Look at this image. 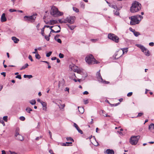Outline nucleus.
I'll use <instances>...</instances> for the list:
<instances>
[{
    "instance_id": "35",
    "label": "nucleus",
    "mask_w": 154,
    "mask_h": 154,
    "mask_svg": "<svg viewBox=\"0 0 154 154\" xmlns=\"http://www.w3.org/2000/svg\"><path fill=\"white\" fill-rule=\"evenodd\" d=\"M111 7L115 9V10L117 9H118L117 6L115 5H112Z\"/></svg>"
},
{
    "instance_id": "5",
    "label": "nucleus",
    "mask_w": 154,
    "mask_h": 154,
    "mask_svg": "<svg viewBox=\"0 0 154 154\" xmlns=\"http://www.w3.org/2000/svg\"><path fill=\"white\" fill-rule=\"evenodd\" d=\"M140 137L139 135L132 136L130 139L129 142L132 145H135L138 143Z\"/></svg>"
},
{
    "instance_id": "32",
    "label": "nucleus",
    "mask_w": 154,
    "mask_h": 154,
    "mask_svg": "<svg viewBox=\"0 0 154 154\" xmlns=\"http://www.w3.org/2000/svg\"><path fill=\"white\" fill-rule=\"evenodd\" d=\"M66 139L67 141H70L74 142V140L71 137H67Z\"/></svg>"
},
{
    "instance_id": "46",
    "label": "nucleus",
    "mask_w": 154,
    "mask_h": 154,
    "mask_svg": "<svg viewBox=\"0 0 154 154\" xmlns=\"http://www.w3.org/2000/svg\"><path fill=\"white\" fill-rule=\"evenodd\" d=\"M28 58L31 60V61L32 62L33 61V59H32V57L31 55H29Z\"/></svg>"
},
{
    "instance_id": "57",
    "label": "nucleus",
    "mask_w": 154,
    "mask_h": 154,
    "mask_svg": "<svg viewBox=\"0 0 154 154\" xmlns=\"http://www.w3.org/2000/svg\"><path fill=\"white\" fill-rule=\"evenodd\" d=\"M60 36V35H57L54 37V39L55 40H57V38H58Z\"/></svg>"
},
{
    "instance_id": "27",
    "label": "nucleus",
    "mask_w": 154,
    "mask_h": 154,
    "mask_svg": "<svg viewBox=\"0 0 154 154\" xmlns=\"http://www.w3.org/2000/svg\"><path fill=\"white\" fill-rule=\"evenodd\" d=\"M29 66V65L27 63H26V64H25L24 66H23L20 69V70H22L23 69H25L26 68H27L28 66Z\"/></svg>"
},
{
    "instance_id": "17",
    "label": "nucleus",
    "mask_w": 154,
    "mask_h": 154,
    "mask_svg": "<svg viewBox=\"0 0 154 154\" xmlns=\"http://www.w3.org/2000/svg\"><path fill=\"white\" fill-rule=\"evenodd\" d=\"M46 23L50 25H54V24H56L58 23L57 21V20H51L49 22L45 23Z\"/></svg>"
},
{
    "instance_id": "10",
    "label": "nucleus",
    "mask_w": 154,
    "mask_h": 154,
    "mask_svg": "<svg viewBox=\"0 0 154 154\" xmlns=\"http://www.w3.org/2000/svg\"><path fill=\"white\" fill-rule=\"evenodd\" d=\"M100 70H99L96 73V77L99 82H102L103 79L100 75Z\"/></svg>"
},
{
    "instance_id": "40",
    "label": "nucleus",
    "mask_w": 154,
    "mask_h": 154,
    "mask_svg": "<svg viewBox=\"0 0 154 154\" xmlns=\"http://www.w3.org/2000/svg\"><path fill=\"white\" fill-rule=\"evenodd\" d=\"M9 11L10 12H17V10L14 9H11L9 10Z\"/></svg>"
},
{
    "instance_id": "13",
    "label": "nucleus",
    "mask_w": 154,
    "mask_h": 154,
    "mask_svg": "<svg viewBox=\"0 0 154 154\" xmlns=\"http://www.w3.org/2000/svg\"><path fill=\"white\" fill-rule=\"evenodd\" d=\"M105 111L103 110H100L99 112V113L100 115L102 116H106V117H110V116L109 115H108L107 114H105Z\"/></svg>"
},
{
    "instance_id": "54",
    "label": "nucleus",
    "mask_w": 154,
    "mask_h": 154,
    "mask_svg": "<svg viewBox=\"0 0 154 154\" xmlns=\"http://www.w3.org/2000/svg\"><path fill=\"white\" fill-rule=\"evenodd\" d=\"M143 114V113L142 112L139 113L137 116V117L140 116Z\"/></svg>"
},
{
    "instance_id": "12",
    "label": "nucleus",
    "mask_w": 154,
    "mask_h": 154,
    "mask_svg": "<svg viewBox=\"0 0 154 154\" xmlns=\"http://www.w3.org/2000/svg\"><path fill=\"white\" fill-rule=\"evenodd\" d=\"M55 28H58L59 30H57V31H55L54 29H51V32H54V33H59L60 32V29H61V28L60 26H55Z\"/></svg>"
},
{
    "instance_id": "37",
    "label": "nucleus",
    "mask_w": 154,
    "mask_h": 154,
    "mask_svg": "<svg viewBox=\"0 0 154 154\" xmlns=\"http://www.w3.org/2000/svg\"><path fill=\"white\" fill-rule=\"evenodd\" d=\"M81 7L83 9H84L85 8V5L82 2H81L80 3Z\"/></svg>"
},
{
    "instance_id": "58",
    "label": "nucleus",
    "mask_w": 154,
    "mask_h": 154,
    "mask_svg": "<svg viewBox=\"0 0 154 154\" xmlns=\"http://www.w3.org/2000/svg\"><path fill=\"white\" fill-rule=\"evenodd\" d=\"M154 43L153 42H150L149 44V46H153L154 45Z\"/></svg>"
},
{
    "instance_id": "51",
    "label": "nucleus",
    "mask_w": 154,
    "mask_h": 154,
    "mask_svg": "<svg viewBox=\"0 0 154 154\" xmlns=\"http://www.w3.org/2000/svg\"><path fill=\"white\" fill-rule=\"evenodd\" d=\"M45 38L47 41H49L50 39V38L48 36L45 35Z\"/></svg>"
},
{
    "instance_id": "36",
    "label": "nucleus",
    "mask_w": 154,
    "mask_h": 154,
    "mask_svg": "<svg viewBox=\"0 0 154 154\" xmlns=\"http://www.w3.org/2000/svg\"><path fill=\"white\" fill-rule=\"evenodd\" d=\"M73 11H75L77 13L79 12V10L75 7H73Z\"/></svg>"
},
{
    "instance_id": "3",
    "label": "nucleus",
    "mask_w": 154,
    "mask_h": 154,
    "mask_svg": "<svg viewBox=\"0 0 154 154\" xmlns=\"http://www.w3.org/2000/svg\"><path fill=\"white\" fill-rule=\"evenodd\" d=\"M50 13L51 15L55 17L62 16L63 14V12L59 11L58 9L54 6L51 8Z\"/></svg>"
},
{
    "instance_id": "16",
    "label": "nucleus",
    "mask_w": 154,
    "mask_h": 154,
    "mask_svg": "<svg viewBox=\"0 0 154 154\" xmlns=\"http://www.w3.org/2000/svg\"><path fill=\"white\" fill-rule=\"evenodd\" d=\"M17 138V140L22 141L24 140V137L23 136L21 135L20 134L18 135L17 136H15Z\"/></svg>"
},
{
    "instance_id": "2",
    "label": "nucleus",
    "mask_w": 154,
    "mask_h": 154,
    "mask_svg": "<svg viewBox=\"0 0 154 154\" xmlns=\"http://www.w3.org/2000/svg\"><path fill=\"white\" fill-rule=\"evenodd\" d=\"M141 5L138 2L135 1L132 5L131 7L130 11L132 13L137 12L140 10L141 9Z\"/></svg>"
},
{
    "instance_id": "11",
    "label": "nucleus",
    "mask_w": 154,
    "mask_h": 154,
    "mask_svg": "<svg viewBox=\"0 0 154 154\" xmlns=\"http://www.w3.org/2000/svg\"><path fill=\"white\" fill-rule=\"evenodd\" d=\"M7 21V19L5 17V13H3L1 17V21L2 22H5Z\"/></svg>"
},
{
    "instance_id": "6",
    "label": "nucleus",
    "mask_w": 154,
    "mask_h": 154,
    "mask_svg": "<svg viewBox=\"0 0 154 154\" xmlns=\"http://www.w3.org/2000/svg\"><path fill=\"white\" fill-rule=\"evenodd\" d=\"M108 38L115 42L116 43H118L119 41V38L115 34L109 33L108 35Z\"/></svg>"
},
{
    "instance_id": "60",
    "label": "nucleus",
    "mask_w": 154,
    "mask_h": 154,
    "mask_svg": "<svg viewBox=\"0 0 154 154\" xmlns=\"http://www.w3.org/2000/svg\"><path fill=\"white\" fill-rule=\"evenodd\" d=\"M61 23H67V21H66V18L64 20H62V22H61Z\"/></svg>"
},
{
    "instance_id": "44",
    "label": "nucleus",
    "mask_w": 154,
    "mask_h": 154,
    "mask_svg": "<svg viewBox=\"0 0 154 154\" xmlns=\"http://www.w3.org/2000/svg\"><path fill=\"white\" fill-rule=\"evenodd\" d=\"M44 28L43 27L42 29H41V34L42 36L44 35Z\"/></svg>"
},
{
    "instance_id": "30",
    "label": "nucleus",
    "mask_w": 154,
    "mask_h": 154,
    "mask_svg": "<svg viewBox=\"0 0 154 154\" xmlns=\"http://www.w3.org/2000/svg\"><path fill=\"white\" fill-rule=\"evenodd\" d=\"M26 110L27 112L30 113V112L32 111V109L30 107H27L26 108Z\"/></svg>"
},
{
    "instance_id": "18",
    "label": "nucleus",
    "mask_w": 154,
    "mask_h": 154,
    "mask_svg": "<svg viewBox=\"0 0 154 154\" xmlns=\"http://www.w3.org/2000/svg\"><path fill=\"white\" fill-rule=\"evenodd\" d=\"M79 111L80 113L82 114L84 112V109L83 107H78Z\"/></svg>"
},
{
    "instance_id": "21",
    "label": "nucleus",
    "mask_w": 154,
    "mask_h": 154,
    "mask_svg": "<svg viewBox=\"0 0 154 154\" xmlns=\"http://www.w3.org/2000/svg\"><path fill=\"white\" fill-rule=\"evenodd\" d=\"M76 66L75 65L73 64H72L70 65L69 67L71 69V70H73L74 71V69H75L76 68Z\"/></svg>"
},
{
    "instance_id": "47",
    "label": "nucleus",
    "mask_w": 154,
    "mask_h": 154,
    "mask_svg": "<svg viewBox=\"0 0 154 154\" xmlns=\"http://www.w3.org/2000/svg\"><path fill=\"white\" fill-rule=\"evenodd\" d=\"M15 78H16L19 79H21V76L20 75H17L15 77Z\"/></svg>"
},
{
    "instance_id": "59",
    "label": "nucleus",
    "mask_w": 154,
    "mask_h": 154,
    "mask_svg": "<svg viewBox=\"0 0 154 154\" xmlns=\"http://www.w3.org/2000/svg\"><path fill=\"white\" fill-rule=\"evenodd\" d=\"M73 126L74 127H75V128H78L79 127L78 126V125L75 123H74Z\"/></svg>"
},
{
    "instance_id": "4",
    "label": "nucleus",
    "mask_w": 154,
    "mask_h": 154,
    "mask_svg": "<svg viewBox=\"0 0 154 154\" xmlns=\"http://www.w3.org/2000/svg\"><path fill=\"white\" fill-rule=\"evenodd\" d=\"M85 60L86 62L89 64H92L96 63V60L94 58L92 54H89L85 58Z\"/></svg>"
},
{
    "instance_id": "49",
    "label": "nucleus",
    "mask_w": 154,
    "mask_h": 154,
    "mask_svg": "<svg viewBox=\"0 0 154 154\" xmlns=\"http://www.w3.org/2000/svg\"><path fill=\"white\" fill-rule=\"evenodd\" d=\"M42 137V136H40V137H37L35 138V140L38 141V140L40 139Z\"/></svg>"
},
{
    "instance_id": "61",
    "label": "nucleus",
    "mask_w": 154,
    "mask_h": 154,
    "mask_svg": "<svg viewBox=\"0 0 154 154\" xmlns=\"http://www.w3.org/2000/svg\"><path fill=\"white\" fill-rule=\"evenodd\" d=\"M78 131L79 132V133L81 134H82L83 133L82 131L80 129H79V130H78Z\"/></svg>"
},
{
    "instance_id": "48",
    "label": "nucleus",
    "mask_w": 154,
    "mask_h": 154,
    "mask_svg": "<svg viewBox=\"0 0 154 154\" xmlns=\"http://www.w3.org/2000/svg\"><path fill=\"white\" fill-rule=\"evenodd\" d=\"M132 94H133V93H132V92H129V93H128L127 94V96L128 97H130V96H131L132 95Z\"/></svg>"
},
{
    "instance_id": "7",
    "label": "nucleus",
    "mask_w": 154,
    "mask_h": 154,
    "mask_svg": "<svg viewBox=\"0 0 154 154\" xmlns=\"http://www.w3.org/2000/svg\"><path fill=\"white\" fill-rule=\"evenodd\" d=\"M136 45L141 49L142 51L145 53L146 56H149V51L143 45L140 44H137Z\"/></svg>"
},
{
    "instance_id": "20",
    "label": "nucleus",
    "mask_w": 154,
    "mask_h": 154,
    "mask_svg": "<svg viewBox=\"0 0 154 154\" xmlns=\"http://www.w3.org/2000/svg\"><path fill=\"white\" fill-rule=\"evenodd\" d=\"M12 39L15 43H17L19 41V39L15 37H12Z\"/></svg>"
},
{
    "instance_id": "45",
    "label": "nucleus",
    "mask_w": 154,
    "mask_h": 154,
    "mask_svg": "<svg viewBox=\"0 0 154 154\" xmlns=\"http://www.w3.org/2000/svg\"><path fill=\"white\" fill-rule=\"evenodd\" d=\"M83 101L84 102V103L85 104H88V99H87L86 100H84Z\"/></svg>"
},
{
    "instance_id": "56",
    "label": "nucleus",
    "mask_w": 154,
    "mask_h": 154,
    "mask_svg": "<svg viewBox=\"0 0 154 154\" xmlns=\"http://www.w3.org/2000/svg\"><path fill=\"white\" fill-rule=\"evenodd\" d=\"M62 146H69V145H68L67 143H66H66H62Z\"/></svg>"
},
{
    "instance_id": "23",
    "label": "nucleus",
    "mask_w": 154,
    "mask_h": 154,
    "mask_svg": "<svg viewBox=\"0 0 154 154\" xmlns=\"http://www.w3.org/2000/svg\"><path fill=\"white\" fill-rule=\"evenodd\" d=\"M132 31L133 32L134 35L136 37H137L140 35L139 32L135 31L134 29L133 30V31Z\"/></svg>"
},
{
    "instance_id": "9",
    "label": "nucleus",
    "mask_w": 154,
    "mask_h": 154,
    "mask_svg": "<svg viewBox=\"0 0 154 154\" xmlns=\"http://www.w3.org/2000/svg\"><path fill=\"white\" fill-rule=\"evenodd\" d=\"M75 19V16H69L66 18V21H67V23L72 24L74 23Z\"/></svg>"
},
{
    "instance_id": "39",
    "label": "nucleus",
    "mask_w": 154,
    "mask_h": 154,
    "mask_svg": "<svg viewBox=\"0 0 154 154\" xmlns=\"http://www.w3.org/2000/svg\"><path fill=\"white\" fill-rule=\"evenodd\" d=\"M0 122L2 123L4 126L5 125V124L3 121V120L2 119V118H0Z\"/></svg>"
},
{
    "instance_id": "43",
    "label": "nucleus",
    "mask_w": 154,
    "mask_h": 154,
    "mask_svg": "<svg viewBox=\"0 0 154 154\" xmlns=\"http://www.w3.org/2000/svg\"><path fill=\"white\" fill-rule=\"evenodd\" d=\"M3 120H4L5 122H7L8 121V116H4L3 117Z\"/></svg>"
},
{
    "instance_id": "63",
    "label": "nucleus",
    "mask_w": 154,
    "mask_h": 154,
    "mask_svg": "<svg viewBox=\"0 0 154 154\" xmlns=\"http://www.w3.org/2000/svg\"><path fill=\"white\" fill-rule=\"evenodd\" d=\"M88 93H88V92L87 91H85L83 93V94H86V95L88 94Z\"/></svg>"
},
{
    "instance_id": "1",
    "label": "nucleus",
    "mask_w": 154,
    "mask_h": 154,
    "mask_svg": "<svg viewBox=\"0 0 154 154\" xmlns=\"http://www.w3.org/2000/svg\"><path fill=\"white\" fill-rule=\"evenodd\" d=\"M129 18L131 20V25H134L136 24H139L140 22L143 18V17L140 15H137L130 17Z\"/></svg>"
},
{
    "instance_id": "38",
    "label": "nucleus",
    "mask_w": 154,
    "mask_h": 154,
    "mask_svg": "<svg viewBox=\"0 0 154 154\" xmlns=\"http://www.w3.org/2000/svg\"><path fill=\"white\" fill-rule=\"evenodd\" d=\"M52 53V52L51 51H50L46 54V56L47 57H49L51 55V54Z\"/></svg>"
},
{
    "instance_id": "31",
    "label": "nucleus",
    "mask_w": 154,
    "mask_h": 154,
    "mask_svg": "<svg viewBox=\"0 0 154 154\" xmlns=\"http://www.w3.org/2000/svg\"><path fill=\"white\" fill-rule=\"evenodd\" d=\"M128 48H123V49H122V52H123V54H124L125 53H127V51H128Z\"/></svg>"
},
{
    "instance_id": "22",
    "label": "nucleus",
    "mask_w": 154,
    "mask_h": 154,
    "mask_svg": "<svg viewBox=\"0 0 154 154\" xmlns=\"http://www.w3.org/2000/svg\"><path fill=\"white\" fill-rule=\"evenodd\" d=\"M114 14L115 15L119 16V10L118 8L116 10L113 11Z\"/></svg>"
},
{
    "instance_id": "33",
    "label": "nucleus",
    "mask_w": 154,
    "mask_h": 154,
    "mask_svg": "<svg viewBox=\"0 0 154 154\" xmlns=\"http://www.w3.org/2000/svg\"><path fill=\"white\" fill-rule=\"evenodd\" d=\"M76 78V76L75 75V73H72V74L71 76L70 77V79H74V78Z\"/></svg>"
},
{
    "instance_id": "50",
    "label": "nucleus",
    "mask_w": 154,
    "mask_h": 154,
    "mask_svg": "<svg viewBox=\"0 0 154 154\" xmlns=\"http://www.w3.org/2000/svg\"><path fill=\"white\" fill-rule=\"evenodd\" d=\"M56 41L60 43H61L62 42V41L60 38L57 39V40Z\"/></svg>"
},
{
    "instance_id": "53",
    "label": "nucleus",
    "mask_w": 154,
    "mask_h": 154,
    "mask_svg": "<svg viewBox=\"0 0 154 154\" xmlns=\"http://www.w3.org/2000/svg\"><path fill=\"white\" fill-rule=\"evenodd\" d=\"M1 75H3L4 77H5L6 76V73L5 72H2L1 73Z\"/></svg>"
},
{
    "instance_id": "15",
    "label": "nucleus",
    "mask_w": 154,
    "mask_h": 154,
    "mask_svg": "<svg viewBox=\"0 0 154 154\" xmlns=\"http://www.w3.org/2000/svg\"><path fill=\"white\" fill-rule=\"evenodd\" d=\"M40 103L43 106V110H46L47 107V103L46 102L43 101L40 102Z\"/></svg>"
},
{
    "instance_id": "62",
    "label": "nucleus",
    "mask_w": 154,
    "mask_h": 154,
    "mask_svg": "<svg viewBox=\"0 0 154 154\" xmlns=\"http://www.w3.org/2000/svg\"><path fill=\"white\" fill-rule=\"evenodd\" d=\"M48 133L50 136V137L51 139H52V133L50 131H49Z\"/></svg>"
},
{
    "instance_id": "28",
    "label": "nucleus",
    "mask_w": 154,
    "mask_h": 154,
    "mask_svg": "<svg viewBox=\"0 0 154 154\" xmlns=\"http://www.w3.org/2000/svg\"><path fill=\"white\" fill-rule=\"evenodd\" d=\"M30 103L32 105H35L36 102L35 100H32L29 101Z\"/></svg>"
},
{
    "instance_id": "52",
    "label": "nucleus",
    "mask_w": 154,
    "mask_h": 154,
    "mask_svg": "<svg viewBox=\"0 0 154 154\" xmlns=\"http://www.w3.org/2000/svg\"><path fill=\"white\" fill-rule=\"evenodd\" d=\"M32 53L33 54H36V53H38L37 49L35 48V49L34 52H33Z\"/></svg>"
},
{
    "instance_id": "64",
    "label": "nucleus",
    "mask_w": 154,
    "mask_h": 154,
    "mask_svg": "<svg viewBox=\"0 0 154 154\" xmlns=\"http://www.w3.org/2000/svg\"><path fill=\"white\" fill-rule=\"evenodd\" d=\"M49 152L51 153V154H52L54 153L53 152V150L51 149H50L49 151Z\"/></svg>"
},
{
    "instance_id": "24",
    "label": "nucleus",
    "mask_w": 154,
    "mask_h": 154,
    "mask_svg": "<svg viewBox=\"0 0 154 154\" xmlns=\"http://www.w3.org/2000/svg\"><path fill=\"white\" fill-rule=\"evenodd\" d=\"M19 131H20V129L19 128H16L15 132V136H17L19 134Z\"/></svg>"
},
{
    "instance_id": "19",
    "label": "nucleus",
    "mask_w": 154,
    "mask_h": 154,
    "mask_svg": "<svg viewBox=\"0 0 154 154\" xmlns=\"http://www.w3.org/2000/svg\"><path fill=\"white\" fill-rule=\"evenodd\" d=\"M74 71L78 73L81 74L82 72V71L80 69H79L78 67H76L75 69H74Z\"/></svg>"
},
{
    "instance_id": "41",
    "label": "nucleus",
    "mask_w": 154,
    "mask_h": 154,
    "mask_svg": "<svg viewBox=\"0 0 154 154\" xmlns=\"http://www.w3.org/2000/svg\"><path fill=\"white\" fill-rule=\"evenodd\" d=\"M20 119L21 121H24L25 119V118L23 116H21L20 117Z\"/></svg>"
},
{
    "instance_id": "34",
    "label": "nucleus",
    "mask_w": 154,
    "mask_h": 154,
    "mask_svg": "<svg viewBox=\"0 0 154 154\" xmlns=\"http://www.w3.org/2000/svg\"><path fill=\"white\" fill-rule=\"evenodd\" d=\"M35 57L36 59H39L41 58V57L39 54H38V53H36L35 55Z\"/></svg>"
},
{
    "instance_id": "26",
    "label": "nucleus",
    "mask_w": 154,
    "mask_h": 154,
    "mask_svg": "<svg viewBox=\"0 0 154 154\" xmlns=\"http://www.w3.org/2000/svg\"><path fill=\"white\" fill-rule=\"evenodd\" d=\"M66 25L68 26L69 28L71 30H73L75 27V26H70L69 24H67Z\"/></svg>"
},
{
    "instance_id": "8",
    "label": "nucleus",
    "mask_w": 154,
    "mask_h": 154,
    "mask_svg": "<svg viewBox=\"0 0 154 154\" xmlns=\"http://www.w3.org/2000/svg\"><path fill=\"white\" fill-rule=\"evenodd\" d=\"M36 17L32 15L28 16H25L24 17V21L28 22H32L33 20H34Z\"/></svg>"
},
{
    "instance_id": "29",
    "label": "nucleus",
    "mask_w": 154,
    "mask_h": 154,
    "mask_svg": "<svg viewBox=\"0 0 154 154\" xmlns=\"http://www.w3.org/2000/svg\"><path fill=\"white\" fill-rule=\"evenodd\" d=\"M23 77L24 78H28L30 79L32 78V75H24L23 76Z\"/></svg>"
},
{
    "instance_id": "42",
    "label": "nucleus",
    "mask_w": 154,
    "mask_h": 154,
    "mask_svg": "<svg viewBox=\"0 0 154 154\" xmlns=\"http://www.w3.org/2000/svg\"><path fill=\"white\" fill-rule=\"evenodd\" d=\"M59 57L60 58H63L64 57V55L62 53H60L59 55Z\"/></svg>"
},
{
    "instance_id": "55",
    "label": "nucleus",
    "mask_w": 154,
    "mask_h": 154,
    "mask_svg": "<svg viewBox=\"0 0 154 154\" xmlns=\"http://www.w3.org/2000/svg\"><path fill=\"white\" fill-rule=\"evenodd\" d=\"M91 40L93 42H94L97 41V39H92Z\"/></svg>"
},
{
    "instance_id": "25",
    "label": "nucleus",
    "mask_w": 154,
    "mask_h": 154,
    "mask_svg": "<svg viewBox=\"0 0 154 154\" xmlns=\"http://www.w3.org/2000/svg\"><path fill=\"white\" fill-rule=\"evenodd\" d=\"M149 130H154V124L151 123L149 126Z\"/></svg>"
},
{
    "instance_id": "14",
    "label": "nucleus",
    "mask_w": 154,
    "mask_h": 154,
    "mask_svg": "<svg viewBox=\"0 0 154 154\" xmlns=\"http://www.w3.org/2000/svg\"><path fill=\"white\" fill-rule=\"evenodd\" d=\"M104 153H106L107 154H114V152L112 149H107L106 151L104 152Z\"/></svg>"
}]
</instances>
